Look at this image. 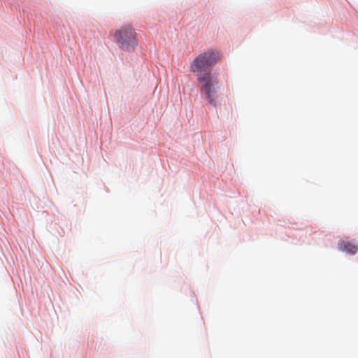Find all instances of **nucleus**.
<instances>
[{
	"mask_svg": "<svg viewBox=\"0 0 358 358\" xmlns=\"http://www.w3.org/2000/svg\"><path fill=\"white\" fill-rule=\"evenodd\" d=\"M221 59L219 51L208 49L199 54L190 63V71L196 73V78L199 83V90L201 94L208 100L209 103L215 106L217 98L216 85L218 83L217 76L210 71H207L215 66Z\"/></svg>",
	"mask_w": 358,
	"mask_h": 358,
	"instance_id": "obj_1",
	"label": "nucleus"
},
{
	"mask_svg": "<svg viewBox=\"0 0 358 358\" xmlns=\"http://www.w3.org/2000/svg\"><path fill=\"white\" fill-rule=\"evenodd\" d=\"M114 40L122 49L134 50L137 45L136 33L129 26H124L117 30L114 34Z\"/></svg>",
	"mask_w": 358,
	"mask_h": 358,
	"instance_id": "obj_2",
	"label": "nucleus"
},
{
	"mask_svg": "<svg viewBox=\"0 0 358 358\" xmlns=\"http://www.w3.org/2000/svg\"><path fill=\"white\" fill-rule=\"evenodd\" d=\"M338 249L350 255H355L358 250V245L355 242L342 241L338 243Z\"/></svg>",
	"mask_w": 358,
	"mask_h": 358,
	"instance_id": "obj_3",
	"label": "nucleus"
}]
</instances>
